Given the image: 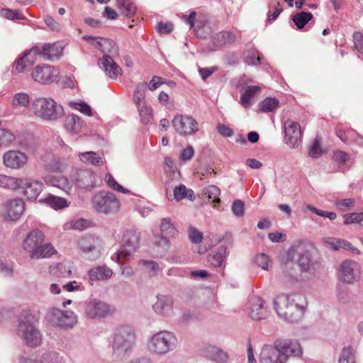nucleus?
<instances>
[{
  "instance_id": "f257e3e1",
  "label": "nucleus",
  "mask_w": 363,
  "mask_h": 363,
  "mask_svg": "<svg viewBox=\"0 0 363 363\" xmlns=\"http://www.w3.org/2000/svg\"><path fill=\"white\" fill-rule=\"evenodd\" d=\"M278 316L290 323H298L308 305L306 296H275L273 300Z\"/></svg>"
},
{
  "instance_id": "f03ea898",
  "label": "nucleus",
  "mask_w": 363,
  "mask_h": 363,
  "mask_svg": "<svg viewBox=\"0 0 363 363\" xmlns=\"http://www.w3.org/2000/svg\"><path fill=\"white\" fill-rule=\"evenodd\" d=\"M44 233L38 229H33L28 232L23 239L22 249L28 253L31 259H39L50 257L56 253L55 249L49 243L45 242Z\"/></svg>"
},
{
  "instance_id": "7ed1b4c3",
  "label": "nucleus",
  "mask_w": 363,
  "mask_h": 363,
  "mask_svg": "<svg viewBox=\"0 0 363 363\" xmlns=\"http://www.w3.org/2000/svg\"><path fill=\"white\" fill-rule=\"evenodd\" d=\"M178 346L175 334L169 330H160L151 335L147 341V351L154 356L163 357L174 351Z\"/></svg>"
},
{
  "instance_id": "20e7f679",
  "label": "nucleus",
  "mask_w": 363,
  "mask_h": 363,
  "mask_svg": "<svg viewBox=\"0 0 363 363\" xmlns=\"http://www.w3.org/2000/svg\"><path fill=\"white\" fill-rule=\"evenodd\" d=\"M136 335L135 330L129 325L116 328L111 341L113 354L120 357L130 352L135 345Z\"/></svg>"
},
{
  "instance_id": "39448f33",
  "label": "nucleus",
  "mask_w": 363,
  "mask_h": 363,
  "mask_svg": "<svg viewBox=\"0 0 363 363\" xmlns=\"http://www.w3.org/2000/svg\"><path fill=\"white\" fill-rule=\"evenodd\" d=\"M30 316L31 313L28 311L22 313L18 322L17 335L26 346L34 348L41 345L42 335L31 322Z\"/></svg>"
},
{
  "instance_id": "423d86ee",
  "label": "nucleus",
  "mask_w": 363,
  "mask_h": 363,
  "mask_svg": "<svg viewBox=\"0 0 363 363\" xmlns=\"http://www.w3.org/2000/svg\"><path fill=\"white\" fill-rule=\"evenodd\" d=\"M35 115L43 121H52L64 115L63 107L52 98L40 97L33 102Z\"/></svg>"
},
{
  "instance_id": "0eeeda50",
  "label": "nucleus",
  "mask_w": 363,
  "mask_h": 363,
  "mask_svg": "<svg viewBox=\"0 0 363 363\" xmlns=\"http://www.w3.org/2000/svg\"><path fill=\"white\" fill-rule=\"evenodd\" d=\"M314 250L313 245L298 242L289 249L287 257L294 259L301 272H307L313 268V253Z\"/></svg>"
},
{
  "instance_id": "6e6552de",
  "label": "nucleus",
  "mask_w": 363,
  "mask_h": 363,
  "mask_svg": "<svg viewBox=\"0 0 363 363\" xmlns=\"http://www.w3.org/2000/svg\"><path fill=\"white\" fill-rule=\"evenodd\" d=\"M49 322L54 326L64 330L72 329L78 322L77 314L71 311L53 308L47 314Z\"/></svg>"
},
{
  "instance_id": "1a4fd4ad",
  "label": "nucleus",
  "mask_w": 363,
  "mask_h": 363,
  "mask_svg": "<svg viewBox=\"0 0 363 363\" xmlns=\"http://www.w3.org/2000/svg\"><path fill=\"white\" fill-rule=\"evenodd\" d=\"M92 203L97 212L104 214L117 213L121 207L119 200L111 192L101 191L96 194Z\"/></svg>"
},
{
  "instance_id": "9d476101",
  "label": "nucleus",
  "mask_w": 363,
  "mask_h": 363,
  "mask_svg": "<svg viewBox=\"0 0 363 363\" xmlns=\"http://www.w3.org/2000/svg\"><path fill=\"white\" fill-rule=\"evenodd\" d=\"M361 277L360 264L354 260L345 259L337 268L338 280L344 284H352Z\"/></svg>"
},
{
  "instance_id": "9b49d317",
  "label": "nucleus",
  "mask_w": 363,
  "mask_h": 363,
  "mask_svg": "<svg viewBox=\"0 0 363 363\" xmlns=\"http://www.w3.org/2000/svg\"><path fill=\"white\" fill-rule=\"evenodd\" d=\"M160 235L155 236L154 244L158 247H161L162 252H166L169 249L170 242L169 238H174L177 233L174 225L169 218H164L161 220Z\"/></svg>"
},
{
  "instance_id": "f8f14e48",
  "label": "nucleus",
  "mask_w": 363,
  "mask_h": 363,
  "mask_svg": "<svg viewBox=\"0 0 363 363\" xmlns=\"http://www.w3.org/2000/svg\"><path fill=\"white\" fill-rule=\"evenodd\" d=\"M172 123L175 131L182 136L191 135L199 130L198 122L190 116L178 114Z\"/></svg>"
},
{
  "instance_id": "ddd939ff",
  "label": "nucleus",
  "mask_w": 363,
  "mask_h": 363,
  "mask_svg": "<svg viewBox=\"0 0 363 363\" xmlns=\"http://www.w3.org/2000/svg\"><path fill=\"white\" fill-rule=\"evenodd\" d=\"M274 345L282 356L285 362L289 357H301L303 354L300 342L294 339H277L274 341Z\"/></svg>"
},
{
  "instance_id": "4468645a",
  "label": "nucleus",
  "mask_w": 363,
  "mask_h": 363,
  "mask_svg": "<svg viewBox=\"0 0 363 363\" xmlns=\"http://www.w3.org/2000/svg\"><path fill=\"white\" fill-rule=\"evenodd\" d=\"M59 71L55 67L42 64L37 65L31 72L32 79L41 84H49L57 80Z\"/></svg>"
},
{
  "instance_id": "2eb2a0df",
  "label": "nucleus",
  "mask_w": 363,
  "mask_h": 363,
  "mask_svg": "<svg viewBox=\"0 0 363 363\" xmlns=\"http://www.w3.org/2000/svg\"><path fill=\"white\" fill-rule=\"evenodd\" d=\"M100 240L94 235H86L82 237L78 241V248L89 260H94L100 255Z\"/></svg>"
},
{
  "instance_id": "dca6fc26",
  "label": "nucleus",
  "mask_w": 363,
  "mask_h": 363,
  "mask_svg": "<svg viewBox=\"0 0 363 363\" xmlns=\"http://www.w3.org/2000/svg\"><path fill=\"white\" fill-rule=\"evenodd\" d=\"M84 311L86 315L91 319L104 318L114 311V308L96 298L86 301Z\"/></svg>"
},
{
  "instance_id": "f3484780",
  "label": "nucleus",
  "mask_w": 363,
  "mask_h": 363,
  "mask_svg": "<svg viewBox=\"0 0 363 363\" xmlns=\"http://www.w3.org/2000/svg\"><path fill=\"white\" fill-rule=\"evenodd\" d=\"M284 141L291 148H296L301 143V126L298 122L286 120L284 123Z\"/></svg>"
},
{
  "instance_id": "a211bd4d",
  "label": "nucleus",
  "mask_w": 363,
  "mask_h": 363,
  "mask_svg": "<svg viewBox=\"0 0 363 363\" xmlns=\"http://www.w3.org/2000/svg\"><path fill=\"white\" fill-rule=\"evenodd\" d=\"M248 315L255 320L265 319L268 315L267 307L260 296H250L246 305Z\"/></svg>"
},
{
  "instance_id": "6ab92c4d",
  "label": "nucleus",
  "mask_w": 363,
  "mask_h": 363,
  "mask_svg": "<svg viewBox=\"0 0 363 363\" xmlns=\"http://www.w3.org/2000/svg\"><path fill=\"white\" fill-rule=\"evenodd\" d=\"M19 363H65L62 355L55 351H47L39 356L22 355Z\"/></svg>"
},
{
  "instance_id": "aec40b11",
  "label": "nucleus",
  "mask_w": 363,
  "mask_h": 363,
  "mask_svg": "<svg viewBox=\"0 0 363 363\" xmlns=\"http://www.w3.org/2000/svg\"><path fill=\"white\" fill-rule=\"evenodd\" d=\"M140 246V232L135 229L127 230L123 235L121 252L127 257L134 253Z\"/></svg>"
},
{
  "instance_id": "412c9836",
  "label": "nucleus",
  "mask_w": 363,
  "mask_h": 363,
  "mask_svg": "<svg viewBox=\"0 0 363 363\" xmlns=\"http://www.w3.org/2000/svg\"><path fill=\"white\" fill-rule=\"evenodd\" d=\"M281 269L284 282L288 287H292L299 282L296 263L294 259L286 257V261L281 265Z\"/></svg>"
},
{
  "instance_id": "4be33fe9",
  "label": "nucleus",
  "mask_w": 363,
  "mask_h": 363,
  "mask_svg": "<svg viewBox=\"0 0 363 363\" xmlns=\"http://www.w3.org/2000/svg\"><path fill=\"white\" fill-rule=\"evenodd\" d=\"M33 51L38 52V55L42 56L45 60L54 61L62 55L63 48L59 43H46L42 47H33Z\"/></svg>"
},
{
  "instance_id": "5701e85b",
  "label": "nucleus",
  "mask_w": 363,
  "mask_h": 363,
  "mask_svg": "<svg viewBox=\"0 0 363 363\" xmlns=\"http://www.w3.org/2000/svg\"><path fill=\"white\" fill-rule=\"evenodd\" d=\"M21 182L18 189H23V194L28 199H35L43 191L42 182L30 178H19Z\"/></svg>"
},
{
  "instance_id": "b1692460",
  "label": "nucleus",
  "mask_w": 363,
  "mask_h": 363,
  "mask_svg": "<svg viewBox=\"0 0 363 363\" xmlns=\"http://www.w3.org/2000/svg\"><path fill=\"white\" fill-rule=\"evenodd\" d=\"M72 179L79 188L91 189L95 185L96 176L90 169H77L72 174Z\"/></svg>"
},
{
  "instance_id": "393cba45",
  "label": "nucleus",
  "mask_w": 363,
  "mask_h": 363,
  "mask_svg": "<svg viewBox=\"0 0 363 363\" xmlns=\"http://www.w3.org/2000/svg\"><path fill=\"white\" fill-rule=\"evenodd\" d=\"M4 164L11 169H20L23 167L28 161L26 154L17 150H10L6 152L3 157Z\"/></svg>"
},
{
  "instance_id": "a878e982",
  "label": "nucleus",
  "mask_w": 363,
  "mask_h": 363,
  "mask_svg": "<svg viewBox=\"0 0 363 363\" xmlns=\"http://www.w3.org/2000/svg\"><path fill=\"white\" fill-rule=\"evenodd\" d=\"M259 363H286L274 343L265 345L259 354Z\"/></svg>"
},
{
  "instance_id": "bb28decb",
  "label": "nucleus",
  "mask_w": 363,
  "mask_h": 363,
  "mask_svg": "<svg viewBox=\"0 0 363 363\" xmlns=\"http://www.w3.org/2000/svg\"><path fill=\"white\" fill-rule=\"evenodd\" d=\"M202 354L206 359L216 363H227L229 359L227 352L213 345H208L203 347Z\"/></svg>"
},
{
  "instance_id": "cd10ccee",
  "label": "nucleus",
  "mask_w": 363,
  "mask_h": 363,
  "mask_svg": "<svg viewBox=\"0 0 363 363\" xmlns=\"http://www.w3.org/2000/svg\"><path fill=\"white\" fill-rule=\"evenodd\" d=\"M24 211V202L21 199L9 201L5 205L6 218L11 220H18Z\"/></svg>"
},
{
  "instance_id": "c85d7f7f",
  "label": "nucleus",
  "mask_w": 363,
  "mask_h": 363,
  "mask_svg": "<svg viewBox=\"0 0 363 363\" xmlns=\"http://www.w3.org/2000/svg\"><path fill=\"white\" fill-rule=\"evenodd\" d=\"M157 301L152 305L155 312L164 316L173 314V300L171 296H157Z\"/></svg>"
},
{
  "instance_id": "c756f323",
  "label": "nucleus",
  "mask_w": 363,
  "mask_h": 363,
  "mask_svg": "<svg viewBox=\"0 0 363 363\" xmlns=\"http://www.w3.org/2000/svg\"><path fill=\"white\" fill-rule=\"evenodd\" d=\"M99 66L111 79H116L121 74V69L108 55H104L98 62Z\"/></svg>"
},
{
  "instance_id": "7c9ffc66",
  "label": "nucleus",
  "mask_w": 363,
  "mask_h": 363,
  "mask_svg": "<svg viewBox=\"0 0 363 363\" xmlns=\"http://www.w3.org/2000/svg\"><path fill=\"white\" fill-rule=\"evenodd\" d=\"M43 180L46 184L57 187L66 194H69L72 189V184L63 176L48 174L43 177Z\"/></svg>"
},
{
  "instance_id": "2f4dec72",
  "label": "nucleus",
  "mask_w": 363,
  "mask_h": 363,
  "mask_svg": "<svg viewBox=\"0 0 363 363\" xmlns=\"http://www.w3.org/2000/svg\"><path fill=\"white\" fill-rule=\"evenodd\" d=\"M38 55V52L33 51V48L29 50H26L24 55L18 59L16 70L18 72H23L28 70L36 61V56Z\"/></svg>"
},
{
  "instance_id": "473e14b6",
  "label": "nucleus",
  "mask_w": 363,
  "mask_h": 363,
  "mask_svg": "<svg viewBox=\"0 0 363 363\" xmlns=\"http://www.w3.org/2000/svg\"><path fill=\"white\" fill-rule=\"evenodd\" d=\"M113 270L106 265H101L91 268L88 273L90 281H104L113 276Z\"/></svg>"
},
{
  "instance_id": "72a5a7b5",
  "label": "nucleus",
  "mask_w": 363,
  "mask_h": 363,
  "mask_svg": "<svg viewBox=\"0 0 363 363\" xmlns=\"http://www.w3.org/2000/svg\"><path fill=\"white\" fill-rule=\"evenodd\" d=\"M227 254V247L220 245L216 250L208 255V262L214 267H221L225 262Z\"/></svg>"
},
{
  "instance_id": "f704fd0d",
  "label": "nucleus",
  "mask_w": 363,
  "mask_h": 363,
  "mask_svg": "<svg viewBox=\"0 0 363 363\" xmlns=\"http://www.w3.org/2000/svg\"><path fill=\"white\" fill-rule=\"evenodd\" d=\"M235 40L234 35L229 31H221L216 33L212 37V43L213 48L211 50L213 51L223 45L233 43Z\"/></svg>"
},
{
  "instance_id": "c9c22d12",
  "label": "nucleus",
  "mask_w": 363,
  "mask_h": 363,
  "mask_svg": "<svg viewBox=\"0 0 363 363\" xmlns=\"http://www.w3.org/2000/svg\"><path fill=\"white\" fill-rule=\"evenodd\" d=\"M78 157L83 163L87 164L101 166L104 163V157L93 151L79 152Z\"/></svg>"
},
{
  "instance_id": "e433bc0d",
  "label": "nucleus",
  "mask_w": 363,
  "mask_h": 363,
  "mask_svg": "<svg viewBox=\"0 0 363 363\" xmlns=\"http://www.w3.org/2000/svg\"><path fill=\"white\" fill-rule=\"evenodd\" d=\"M65 127L72 134L76 135L79 133L82 128L81 118L74 114L67 116Z\"/></svg>"
},
{
  "instance_id": "4c0bfd02",
  "label": "nucleus",
  "mask_w": 363,
  "mask_h": 363,
  "mask_svg": "<svg viewBox=\"0 0 363 363\" xmlns=\"http://www.w3.org/2000/svg\"><path fill=\"white\" fill-rule=\"evenodd\" d=\"M260 91L258 86H248L241 93L240 102L245 108L251 106V99Z\"/></svg>"
},
{
  "instance_id": "58836bf2",
  "label": "nucleus",
  "mask_w": 363,
  "mask_h": 363,
  "mask_svg": "<svg viewBox=\"0 0 363 363\" xmlns=\"http://www.w3.org/2000/svg\"><path fill=\"white\" fill-rule=\"evenodd\" d=\"M196 12L191 11L189 16L183 14L181 16L182 20L189 26V28H194V31L197 32L198 29L203 26V22L200 19H196Z\"/></svg>"
},
{
  "instance_id": "ea45409f",
  "label": "nucleus",
  "mask_w": 363,
  "mask_h": 363,
  "mask_svg": "<svg viewBox=\"0 0 363 363\" xmlns=\"http://www.w3.org/2000/svg\"><path fill=\"white\" fill-rule=\"evenodd\" d=\"M355 350L351 346L344 347L339 356L338 363H356Z\"/></svg>"
},
{
  "instance_id": "a19ab883",
  "label": "nucleus",
  "mask_w": 363,
  "mask_h": 363,
  "mask_svg": "<svg viewBox=\"0 0 363 363\" xmlns=\"http://www.w3.org/2000/svg\"><path fill=\"white\" fill-rule=\"evenodd\" d=\"M143 267V270L147 273L149 277H156L160 272L159 264L152 260L142 259L139 262Z\"/></svg>"
},
{
  "instance_id": "79ce46f5",
  "label": "nucleus",
  "mask_w": 363,
  "mask_h": 363,
  "mask_svg": "<svg viewBox=\"0 0 363 363\" xmlns=\"http://www.w3.org/2000/svg\"><path fill=\"white\" fill-rule=\"evenodd\" d=\"M21 181L19 178L9 177L4 174H0V186L10 189H18L19 184Z\"/></svg>"
},
{
  "instance_id": "37998d69",
  "label": "nucleus",
  "mask_w": 363,
  "mask_h": 363,
  "mask_svg": "<svg viewBox=\"0 0 363 363\" xmlns=\"http://www.w3.org/2000/svg\"><path fill=\"white\" fill-rule=\"evenodd\" d=\"M118 6L121 12L128 16H133L136 11V6L130 0H122L121 1L118 0Z\"/></svg>"
},
{
  "instance_id": "c03bdc74",
  "label": "nucleus",
  "mask_w": 363,
  "mask_h": 363,
  "mask_svg": "<svg viewBox=\"0 0 363 363\" xmlns=\"http://www.w3.org/2000/svg\"><path fill=\"white\" fill-rule=\"evenodd\" d=\"M54 275L59 277H68L72 273L71 264L69 262H61L56 264L52 269Z\"/></svg>"
},
{
  "instance_id": "a18cd8bd",
  "label": "nucleus",
  "mask_w": 363,
  "mask_h": 363,
  "mask_svg": "<svg viewBox=\"0 0 363 363\" xmlns=\"http://www.w3.org/2000/svg\"><path fill=\"white\" fill-rule=\"evenodd\" d=\"M146 86L145 83L138 84L134 91L133 101L137 107L146 104L145 101Z\"/></svg>"
},
{
  "instance_id": "49530a36",
  "label": "nucleus",
  "mask_w": 363,
  "mask_h": 363,
  "mask_svg": "<svg viewBox=\"0 0 363 363\" xmlns=\"http://www.w3.org/2000/svg\"><path fill=\"white\" fill-rule=\"evenodd\" d=\"M313 18L310 12H299L293 16V21L298 29L303 28L306 23Z\"/></svg>"
},
{
  "instance_id": "de8ad7c7",
  "label": "nucleus",
  "mask_w": 363,
  "mask_h": 363,
  "mask_svg": "<svg viewBox=\"0 0 363 363\" xmlns=\"http://www.w3.org/2000/svg\"><path fill=\"white\" fill-rule=\"evenodd\" d=\"M47 203L55 210L61 209L69 206L65 199L55 196H49L46 199Z\"/></svg>"
},
{
  "instance_id": "09e8293b",
  "label": "nucleus",
  "mask_w": 363,
  "mask_h": 363,
  "mask_svg": "<svg viewBox=\"0 0 363 363\" xmlns=\"http://www.w3.org/2000/svg\"><path fill=\"white\" fill-rule=\"evenodd\" d=\"M29 104V95L24 92L14 95L12 105L14 108L26 107Z\"/></svg>"
},
{
  "instance_id": "8fccbe9b",
  "label": "nucleus",
  "mask_w": 363,
  "mask_h": 363,
  "mask_svg": "<svg viewBox=\"0 0 363 363\" xmlns=\"http://www.w3.org/2000/svg\"><path fill=\"white\" fill-rule=\"evenodd\" d=\"M279 101L275 98H267L259 104V108L263 112H271L278 107Z\"/></svg>"
},
{
  "instance_id": "3c124183",
  "label": "nucleus",
  "mask_w": 363,
  "mask_h": 363,
  "mask_svg": "<svg viewBox=\"0 0 363 363\" xmlns=\"http://www.w3.org/2000/svg\"><path fill=\"white\" fill-rule=\"evenodd\" d=\"M328 243L335 250H338L340 248L352 250L351 244L342 239L329 238Z\"/></svg>"
},
{
  "instance_id": "603ef678",
  "label": "nucleus",
  "mask_w": 363,
  "mask_h": 363,
  "mask_svg": "<svg viewBox=\"0 0 363 363\" xmlns=\"http://www.w3.org/2000/svg\"><path fill=\"white\" fill-rule=\"evenodd\" d=\"M82 39L86 40L90 45L94 46L96 48L100 50L101 51L103 47L108 45V38H100V40H99L96 37L86 35L82 37Z\"/></svg>"
},
{
  "instance_id": "864d4df0",
  "label": "nucleus",
  "mask_w": 363,
  "mask_h": 363,
  "mask_svg": "<svg viewBox=\"0 0 363 363\" xmlns=\"http://www.w3.org/2000/svg\"><path fill=\"white\" fill-rule=\"evenodd\" d=\"M204 194L208 197L209 199H212L214 203H219L220 199V189L214 185H209L204 189Z\"/></svg>"
},
{
  "instance_id": "5fc2aeb1",
  "label": "nucleus",
  "mask_w": 363,
  "mask_h": 363,
  "mask_svg": "<svg viewBox=\"0 0 363 363\" xmlns=\"http://www.w3.org/2000/svg\"><path fill=\"white\" fill-rule=\"evenodd\" d=\"M137 107L139 115L141 118V121L144 124H147L150 122L152 117V110L150 107L147 106L146 104Z\"/></svg>"
},
{
  "instance_id": "6e6d98bb",
  "label": "nucleus",
  "mask_w": 363,
  "mask_h": 363,
  "mask_svg": "<svg viewBox=\"0 0 363 363\" xmlns=\"http://www.w3.org/2000/svg\"><path fill=\"white\" fill-rule=\"evenodd\" d=\"M244 61L247 65H257L260 63V58L257 52L252 50H247L243 54Z\"/></svg>"
},
{
  "instance_id": "4d7b16f0",
  "label": "nucleus",
  "mask_w": 363,
  "mask_h": 363,
  "mask_svg": "<svg viewBox=\"0 0 363 363\" xmlns=\"http://www.w3.org/2000/svg\"><path fill=\"white\" fill-rule=\"evenodd\" d=\"M15 140V135L11 131L0 128V146L6 145Z\"/></svg>"
},
{
  "instance_id": "13d9d810",
  "label": "nucleus",
  "mask_w": 363,
  "mask_h": 363,
  "mask_svg": "<svg viewBox=\"0 0 363 363\" xmlns=\"http://www.w3.org/2000/svg\"><path fill=\"white\" fill-rule=\"evenodd\" d=\"M105 181L109 187L112 188L116 191H121L125 194L128 191V190L123 188L121 184H119L111 174H107L106 175Z\"/></svg>"
},
{
  "instance_id": "bf43d9fd",
  "label": "nucleus",
  "mask_w": 363,
  "mask_h": 363,
  "mask_svg": "<svg viewBox=\"0 0 363 363\" xmlns=\"http://www.w3.org/2000/svg\"><path fill=\"white\" fill-rule=\"evenodd\" d=\"M306 208L311 210L313 213L321 217L328 218L330 220H333L337 218V214L334 212L320 210L309 204L306 205Z\"/></svg>"
},
{
  "instance_id": "052dcab7",
  "label": "nucleus",
  "mask_w": 363,
  "mask_h": 363,
  "mask_svg": "<svg viewBox=\"0 0 363 363\" xmlns=\"http://www.w3.org/2000/svg\"><path fill=\"white\" fill-rule=\"evenodd\" d=\"M255 262L262 269L267 270L270 259L267 255L260 253L255 256Z\"/></svg>"
},
{
  "instance_id": "680f3d73",
  "label": "nucleus",
  "mask_w": 363,
  "mask_h": 363,
  "mask_svg": "<svg viewBox=\"0 0 363 363\" xmlns=\"http://www.w3.org/2000/svg\"><path fill=\"white\" fill-rule=\"evenodd\" d=\"M354 199L350 198L336 201L335 206L339 210L342 211H345L348 210L350 207H352L354 205Z\"/></svg>"
},
{
  "instance_id": "e2e57ef3",
  "label": "nucleus",
  "mask_w": 363,
  "mask_h": 363,
  "mask_svg": "<svg viewBox=\"0 0 363 363\" xmlns=\"http://www.w3.org/2000/svg\"><path fill=\"white\" fill-rule=\"evenodd\" d=\"M244 206L245 203L241 200H235L231 206L233 213L237 217H240L244 215Z\"/></svg>"
},
{
  "instance_id": "0e129e2a",
  "label": "nucleus",
  "mask_w": 363,
  "mask_h": 363,
  "mask_svg": "<svg viewBox=\"0 0 363 363\" xmlns=\"http://www.w3.org/2000/svg\"><path fill=\"white\" fill-rule=\"evenodd\" d=\"M344 223L345 224L358 223L363 220V213H352L346 214Z\"/></svg>"
},
{
  "instance_id": "69168bd1",
  "label": "nucleus",
  "mask_w": 363,
  "mask_h": 363,
  "mask_svg": "<svg viewBox=\"0 0 363 363\" xmlns=\"http://www.w3.org/2000/svg\"><path fill=\"white\" fill-rule=\"evenodd\" d=\"M108 45H106L105 47L102 48L101 52L104 53H110L113 56L118 55V48L116 43L111 40L108 39Z\"/></svg>"
},
{
  "instance_id": "338daca9",
  "label": "nucleus",
  "mask_w": 363,
  "mask_h": 363,
  "mask_svg": "<svg viewBox=\"0 0 363 363\" xmlns=\"http://www.w3.org/2000/svg\"><path fill=\"white\" fill-rule=\"evenodd\" d=\"M72 107L79 111L82 113L91 116H92V111L91 107L84 102L81 103H72Z\"/></svg>"
},
{
  "instance_id": "774afa93",
  "label": "nucleus",
  "mask_w": 363,
  "mask_h": 363,
  "mask_svg": "<svg viewBox=\"0 0 363 363\" xmlns=\"http://www.w3.org/2000/svg\"><path fill=\"white\" fill-rule=\"evenodd\" d=\"M186 188L184 185L181 184L178 186H176L174 189V198L180 201L184 199L186 196Z\"/></svg>"
}]
</instances>
